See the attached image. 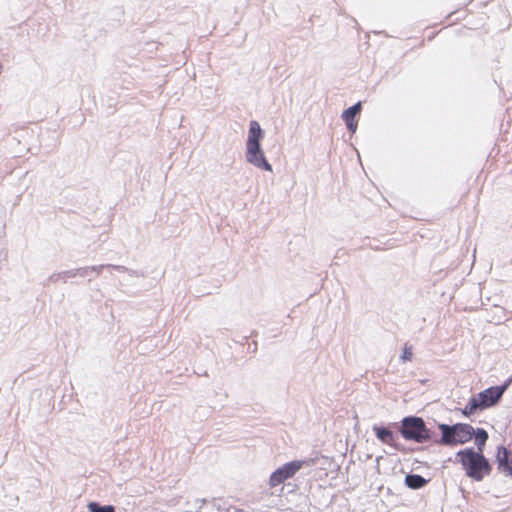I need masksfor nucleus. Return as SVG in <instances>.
Here are the masks:
<instances>
[{
	"label": "nucleus",
	"mask_w": 512,
	"mask_h": 512,
	"mask_svg": "<svg viewBox=\"0 0 512 512\" xmlns=\"http://www.w3.org/2000/svg\"><path fill=\"white\" fill-rule=\"evenodd\" d=\"M511 382L512 379L510 378L502 385L492 386L479 392L476 397L483 410L497 404Z\"/></svg>",
	"instance_id": "39448f33"
},
{
	"label": "nucleus",
	"mask_w": 512,
	"mask_h": 512,
	"mask_svg": "<svg viewBox=\"0 0 512 512\" xmlns=\"http://www.w3.org/2000/svg\"><path fill=\"white\" fill-rule=\"evenodd\" d=\"M76 274L80 277H89L88 281H91V275L93 274L90 270V266L76 268Z\"/></svg>",
	"instance_id": "2eb2a0df"
},
{
	"label": "nucleus",
	"mask_w": 512,
	"mask_h": 512,
	"mask_svg": "<svg viewBox=\"0 0 512 512\" xmlns=\"http://www.w3.org/2000/svg\"><path fill=\"white\" fill-rule=\"evenodd\" d=\"M401 436L407 441L415 443L434 442L437 433L427 427L426 422L422 417L406 416L401 420L399 427Z\"/></svg>",
	"instance_id": "f03ea898"
},
{
	"label": "nucleus",
	"mask_w": 512,
	"mask_h": 512,
	"mask_svg": "<svg viewBox=\"0 0 512 512\" xmlns=\"http://www.w3.org/2000/svg\"><path fill=\"white\" fill-rule=\"evenodd\" d=\"M246 161L253 166L263 169L265 171L272 172V165L268 162L265 157L264 151L260 146H257L256 149L247 148L246 149Z\"/></svg>",
	"instance_id": "423d86ee"
},
{
	"label": "nucleus",
	"mask_w": 512,
	"mask_h": 512,
	"mask_svg": "<svg viewBox=\"0 0 512 512\" xmlns=\"http://www.w3.org/2000/svg\"><path fill=\"white\" fill-rule=\"evenodd\" d=\"M305 464H307L305 460H294L283 464L270 475L269 486L273 488L284 483L292 478Z\"/></svg>",
	"instance_id": "20e7f679"
},
{
	"label": "nucleus",
	"mask_w": 512,
	"mask_h": 512,
	"mask_svg": "<svg viewBox=\"0 0 512 512\" xmlns=\"http://www.w3.org/2000/svg\"><path fill=\"white\" fill-rule=\"evenodd\" d=\"M361 108V102H357L351 107L345 109L342 113V119L345 122L347 129L352 133H355L357 129V121L355 120V117L361 112Z\"/></svg>",
	"instance_id": "9d476101"
},
{
	"label": "nucleus",
	"mask_w": 512,
	"mask_h": 512,
	"mask_svg": "<svg viewBox=\"0 0 512 512\" xmlns=\"http://www.w3.org/2000/svg\"><path fill=\"white\" fill-rule=\"evenodd\" d=\"M60 274H61V280L64 283H66L68 281V279L77 276L76 269H70V270L62 271V272H60Z\"/></svg>",
	"instance_id": "dca6fc26"
},
{
	"label": "nucleus",
	"mask_w": 512,
	"mask_h": 512,
	"mask_svg": "<svg viewBox=\"0 0 512 512\" xmlns=\"http://www.w3.org/2000/svg\"><path fill=\"white\" fill-rule=\"evenodd\" d=\"M496 462L501 472L512 477V452L508 448L503 445L498 446Z\"/></svg>",
	"instance_id": "0eeeda50"
},
{
	"label": "nucleus",
	"mask_w": 512,
	"mask_h": 512,
	"mask_svg": "<svg viewBox=\"0 0 512 512\" xmlns=\"http://www.w3.org/2000/svg\"><path fill=\"white\" fill-rule=\"evenodd\" d=\"M104 268H107V264L90 266L91 272L95 273L96 276H98Z\"/></svg>",
	"instance_id": "a211bd4d"
},
{
	"label": "nucleus",
	"mask_w": 512,
	"mask_h": 512,
	"mask_svg": "<svg viewBox=\"0 0 512 512\" xmlns=\"http://www.w3.org/2000/svg\"><path fill=\"white\" fill-rule=\"evenodd\" d=\"M438 429L441 436H436L435 444L443 446H457L469 442L473 438L474 428L467 423L453 425L439 423Z\"/></svg>",
	"instance_id": "7ed1b4c3"
},
{
	"label": "nucleus",
	"mask_w": 512,
	"mask_h": 512,
	"mask_svg": "<svg viewBox=\"0 0 512 512\" xmlns=\"http://www.w3.org/2000/svg\"><path fill=\"white\" fill-rule=\"evenodd\" d=\"M428 482V479H425L419 474L410 473L405 476V485L413 490L423 488Z\"/></svg>",
	"instance_id": "9b49d317"
},
{
	"label": "nucleus",
	"mask_w": 512,
	"mask_h": 512,
	"mask_svg": "<svg viewBox=\"0 0 512 512\" xmlns=\"http://www.w3.org/2000/svg\"><path fill=\"white\" fill-rule=\"evenodd\" d=\"M107 268L115 269L118 272H126L128 271V268L122 265H113V264H107Z\"/></svg>",
	"instance_id": "aec40b11"
},
{
	"label": "nucleus",
	"mask_w": 512,
	"mask_h": 512,
	"mask_svg": "<svg viewBox=\"0 0 512 512\" xmlns=\"http://www.w3.org/2000/svg\"><path fill=\"white\" fill-rule=\"evenodd\" d=\"M89 512H115V506L113 505H101L98 502H90L87 505Z\"/></svg>",
	"instance_id": "4468645a"
},
{
	"label": "nucleus",
	"mask_w": 512,
	"mask_h": 512,
	"mask_svg": "<svg viewBox=\"0 0 512 512\" xmlns=\"http://www.w3.org/2000/svg\"><path fill=\"white\" fill-rule=\"evenodd\" d=\"M264 137V132L261 129L260 124L256 120H252L249 123L248 137L246 141L247 148H255L261 145V140Z\"/></svg>",
	"instance_id": "1a4fd4ad"
},
{
	"label": "nucleus",
	"mask_w": 512,
	"mask_h": 512,
	"mask_svg": "<svg viewBox=\"0 0 512 512\" xmlns=\"http://www.w3.org/2000/svg\"><path fill=\"white\" fill-rule=\"evenodd\" d=\"M59 280H61V274H60V272H57V273H53V274H51V275L48 277V279H47V281H48V282H52V283H56V282H58Z\"/></svg>",
	"instance_id": "6ab92c4d"
},
{
	"label": "nucleus",
	"mask_w": 512,
	"mask_h": 512,
	"mask_svg": "<svg viewBox=\"0 0 512 512\" xmlns=\"http://www.w3.org/2000/svg\"><path fill=\"white\" fill-rule=\"evenodd\" d=\"M372 430L376 438L383 444H387L397 450H400L399 445L396 443L397 436L391 429L385 426L374 425Z\"/></svg>",
	"instance_id": "6e6552de"
},
{
	"label": "nucleus",
	"mask_w": 512,
	"mask_h": 512,
	"mask_svg": "<svg viewBox=\"0 0 512 512\" xmlns=\"http://www.w3.org/2000/svg\"><path fill=\"white\" fill-rule=\"evenodd\" d=\"M412 349L411 347H407L405 346L404 349H403V353L401 355V359L403 361H410L412 359Z\"/></svg>",
	"instance_id": "f3484780"
},
{
	"label": "nucleus",
	"mask_w": 512,
	"mask_h": 512,
	"mask_svg": "<svg viewBox=\"0 0 512 512\" xmlns=\"http://www.w3.org/2000/svg\"><path fill=\"white\" fill-rule=\"evenodd\" d=\"M478 410H483L481 404L478 402L477 397L473 396L468 404L462 409V414L466 417H469L470 415L474 414Z\"/></svg>",
	"instance_id": "ddd939ff"
},
{
	"label": "nucleus",
	"mask_w": 512,
	"mask_h": 512,
	"mask_svg": "<svg viewBox=\"0 0 512 512\" xmlns=\"http://www.w3.org/2000/svg\"><path fill=\"white\" fill-rule=\"evenodd\" d=\"M473 438L477 447L476 452H484V447L489 438L488 432L484 428L474 429Z\"/></svg>",
	"instance_id": "f8f14e48"
},
{
	"label": "nucleus",
	"mask_w": 512,
	"mask_h": 512,
	"mask_svg": "<svg viewBox=\"0 0 512 512\" xmlns=\"http://www.w3.org/2000/svg\"><path fill=\"white\" fill-rule=\"evenodd\" d=\"M126 273H128L132 277H144L143 273H140L137 270H133V269H129V268H128V271H126Z\"/></svg>",
	"instance_id": "412c9836"
},
{
	"label": "nucleus",
	"mask_w": 512,
	"mask_h": 512,
	"mask_svg": "<svg viewBox=\"0 0 512 512\" xmlns=\"http://www.w3.org/2000/svg\"><path fill=\"white\" fill-rule=\"evenodd\" d=\"M467 477L480 482L492 471V466L484 453L476 452L473 447L459 450L456 453Z\"/></svg>",
	"instance_id": "f257e3e1"
}]
</instances>
